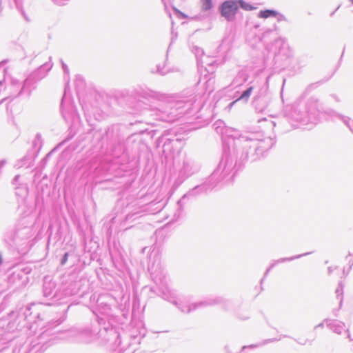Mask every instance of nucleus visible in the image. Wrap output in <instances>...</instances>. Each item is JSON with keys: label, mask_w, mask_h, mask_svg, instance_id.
Returning <instances> with one entry per match:
<instances>
[{"label": "nucleus", "mask_w": 353, "mask_h": 353, "mask_svg": "<svg viewBox=\"0 0 353 353\" xmlns=\"http://www.w3.org/2000/svg\"><path fill=\"white\" fill-rule=\"evenodd\" d=\"M52 66V63H46L27 77V78L25 80H29L28 86L31 89V92L36 88V84L37 83V82L43 79L46 76V72H43L42 74H40V72L45 70H50Z\"/></svg>", "instance_id": "obj_19"}, {"label": "nucleus", "mask_w": 353, "mask_h": 353, "mask_svg": "<svg viewBox=\"0 0 353 353\" xmlns=\"http://www.w3.org/2000/svg\"><path fill=\"white\" fill-rule=\"evenodd\" d=\"M325 321H323V322H321V323H319V324H318L317 325H316V326L314 327V330L318 329V328H323V327H324V323H325Z\"/></svg>", "instance_id": "obj_53"}, {"label": "nucleus", "mask_w": 353, "mask_h": 353, "mask_svg": "<svg viewBox=\"0 0 353 353\" xmlns=\"http://www.w3.org/2000/svg\"><path fill=\"white\" fill-rule=\"evenodd\" d=\"M308 341L307 339H305L303 341H297L298 343L302 345H304L306 344V343Z\"/></svg>", "instance_id": "obj_58"}, {"label": "nucleus", "mask_w": 353, "mask_h": 353, "mask_svg": "<svg viewBox=\"0 0 353 353\" xmlns=\"http://www.w3.org/2000/svg\"><path fill=\"white\" fill-rule=\"evenodd\" d=\"M261 137L256 133H248L236 141L235 154H232L234 174L246 161L253 162L263 157L276 143L271 137L262 139Z\"/></svg>", "instance_id": "obj_3"}, {"label": "nucleus", "mask_w": 353, "mask_h": 353, "mask_svg": "<svg viewBox=\"0 0 353 353\" xmlns=\"http://www.w3.org/2000/svg\"><path fill=\"white\" fill-rule=\"evenodd\" d=\"M173 9L178 17H179L181 19H186L188 17V16L185 14L181 12L179 10H178L175 7H174Z\"/></svg>", "instance_id": "obj_46"}, {"label": "nucleus", "mask_w": 353, "mask_h": 353, "mask_svg": "<svg viewBox=\"0 0 353 353\" xmlns=\"http://www.w3.org/2000/svg\"><path fill=\"white\" fill-rule=\"evenodd\" d=\"M221 125H224V123L221 121H218L214 124L216 132L221 134L223 141V154L219 162L224 160L227 161L228 164H231V169L234 170L235 164H234V158L232 153L233 152V154H235L236 141L241 137H244V135L241 134L234 128L222 126Z\"/></svg>", "instance_id": "obj_7"}, {"label": "nucleus", "mask_w": 353, "mask_h": 353, "mask_svg": "<svg viewBox=\"0 0 353 353\" xmlns=\"http://www.w3.org/2000/svg\"><path fill=\"white\" fill-rule=\"evenodd\" d=\"M141 214H142V212H141V211L129 212L125 216V222L133 221L136 220L137 218L141 217L142 216Z\"/></svg>", "instance_id": "obj_37"}, {"label": "nucleus", "mask_w": 353, "mask_h": 353, "mask_svg": "<svg viewBox=\"0 0 353 353\" xmlns=\"http://www.w3.org/2000/svg\"><path fill=\"white\" fill-rule=\"evenodd\" d=\"M346 332H347V338L350 339V341H353V339H352V337H351V335H350V334L349 329H347V330H346Z\"/></svg>", "instance_id": "obj_59"}, {"label": "nucleus", "mask_w": 353, "mask_h": 353, "mask_svg": "<svg viewBox=\"0 0 353 353\" xmlns=\"http://www.w3.org/2000/svg\"><path fill=\"white\" fill-rule=\"evenodd\" d=\"M201 169L200 164L191 157L185 156L180 168L178 170V176L175 183L181 184L187 179L198 173Z\"/></svg>", "instance_id": "obj_12"}, {"label": "nucleus", "mask_w": 353, "mask_h": 353, "mask_svg": "<svg viewBox=\"0 0 353 353\" xmlns=\"http://www.w3.org/2000/svg\"><path fill=\"white\" fill-rule=\"evenodd\" d=\"M5 83H6L5 79L0 80V92L2 91V87L4 85Z\"/></svg>", "instance_id": "obj_56"}, {"label": "nucleus", "mask_w": 353, "mask_h": 353, "mask_svg": "<svg viewBox=\"0 0 353 353\" xmlns=\"http://www.w3.org/2000/svg\"><path fill=\"white\" fill-rule=\"evenodd\" d=\"M278 14V11L273 9H265L260 10L258 13V17L267 19L269 17H275Z\"/></svg>", "instance_id": "obj_33"}, {"label": "nucleus", "mask_w": 353, "mask_h": 353, "mask_svg": "<svg viewBox=\"0 0 353 353\" xmlns=\"http://www.w3.org/2000/svg\"><path fill=\"white\" fill-rule=\"evenodd\" d=\"M324 107L320 101L314 97L310 98L304 104L294 105L287 115L292 125L301 127L308 124L315 125L321 120Z\"/></svg>", "instance_id": "obj_6"}, {"label": "nucleus", "mask_w": 353, "mask_h": 353, "mask_svg": "<svg viewBox=\"0 0 353 353\" xmlns=\"http://www.w3.org/2000/svg\"><path fill=\"white\" fill-rule=\"evenodd\" d=\"M343 274L347 275V270H345V268H344V269H343Z\"/></svg>", "instance_id": "obj_64"}, {"label": "nucleus", "mask_w": 353, "mask_h": 353, "mask_svg": "<svg viewBox=\"0 0 353 353\" xmlns=\"http://www.w3.org/2000/svg\"><path fill=\"white\" fill-rule=\"evenodd\" d=\"M157 97V94L153 91L146 90L143 92L141 98L145 99V101L139 100L137 103V106L142 108L141 110L142 114L152 117L156 120L172 123L188 113V111L191 105L190 102L185 101H170L156 106L152 104L151 99Z\"/></svg>", "instance_id": "obj_2"}, {"label": "nucleus", "mask_w": 353, "mask_h": 353, "mask_svg": "<svg viewBox=\"0 0 353 353\" xmlns=\"http://www.w3.org/2000/svg\"><path fill=\"white\" fill-rule=\"evenodd\" d=\"M112 297L108 294H100L97 300V311L104 316H100L93 312L94 319L90 324L72 327L65 332L64 338L76 343H89L97 339L110 343V348L112 353H134V350L127 343L122 344L120 334L116 327L113 326L108 319L112 316Z\"/></svg>", "instance_id": "obj_1"}, {"label": "nucleus", "mask_w": 353, "mask_h": 353, "mask_svg": "<svg viewBox=\"0 0 353 353\" xmlns=\"http://www.w3.org/2000/svg\"><path fill=\"white\" fill-rule=\"evenodd\" d=\"M88 137H91V143L94 148L101 150L113 159H118L123 154L122 143L125 134L123 128L118 124L112 125L105 130L92 128L88 132Z\"/></svg>", "instance_id": "obj_5"}, {"label": "nucleus", "mask_w": 353, "mask_h": 353, "mask_svg": "<svg viewBox=\"0 0 353 353\" xmlns=\"http://www.w3.org/2000/svg\"><path fill=\"white\" fill-rule=\"evenodd\" d=\"M36 157L37 152L33 150H28L27 154L22 159L17 161L14 165V167L17 168H20L23 166L29 168L32 165V162Z\"/></svg>", "instance_id": "obj_26"}, {"label": "nucleus", "mask_w": 353, "mask_h": 353, "mask_svg": "<svg viewBox=\"0 0 353 353\" xmlns=\"http://www.w3.org/2000/svg\"><path fill=\"white\" fill-rule=\"evenodd\" d=\"M87 287L83 288L81 281L72 282L63 290L62 294L65 296L83 297L88 294Z\"/></svg>", "instance_id": "obj_18"}, {"label": "nucleus", "mask_w": 353, "mask_h": 353, "mask_svg": "<svg viewBox=\"0 0 353 353\" xmlns=\"http://www.w3.org/2000/svg\"><path fill=\"white\" fill-rule=\"evenodd\" d=\"M118 162H113L112 159L108 158L102 160L94 168V172L97 175H105L111 173L115 169V165Z\"/></svg>", "instance_id": "obj_25"}, {"label": "nucleus", "mask_w": 353, "mask_h": 353, "mask_svg": "<svg viewBox=\"0 0 353 353\" xmlns=\"http://www.w3.org/2000/svg\"><path fill=\"white\" fill-rule=\"evenodd\" d=\"M68 256H69L68 252H65L63 255V256L61 259V265H64L66 263V262L68 261Z\"/></svg>", "instance_id": "obj_48"}, {"label": "nucleus", "mask_w": 353, "mask_h": 353, "mask_svg": "<svg viewBox=\"0 0 353 353\" xmlns=\"http://www.w3.org/2000/svg\"><path fill=\"white\" fill-rule=\"evenodd\" d=\"M201 10L203 13H210L214 7L212 0H200Z\"/></svg>", "instance_id": "obj_32"}, {"label": "nucleus", "mask_w": 353, "mask_h": 353, "mask_svg": "<svg viewBox=\"0 0 353 353\" xmlns=\"http://www.w3.org/2000/svg\"><path fill=\"white\" fill-rule=\"evenodd\" d=\"M218 11L226 21H234L239 12L236 0H224L219 4Z\"/></svg>", "instance_id": "obj_16"}, {"label": "nucleus", "mask_w": 353, "mask_h": 353, "mask_svg": "<svg viewBox=\"0 0 353 353\" xmlns=\"http://www.w3.org/2000/svg\"><path fill=\"white\" fill-rule=\"evenodd\" d=\"M30 306L21 307L17 311H12L9 313L10 321L8 327L10 330H21L26 327L31 328V323H36V319L40 316L39 313L33 314Z\"/></svg>", "instance_id": "obj_9"}, {"label": "nucleus", "mask_w": 353, "mask_h": 353, "mask_svg": "<svg viewBox=\"0 0 353 353\" xmlns=\"http://www.w3.org/2000/svg\"><path fill=\"white\" fill-rule=\"evenodd\" d=\"M34 223L30 216L20 219L14 229L8 230L4 235L5 241L10 246L23 245V241L32 238L34 235Z\"/></svg>", "instance_id": "obj_8"}, {"label": "nucleus", "mask_w": 353, "mask_h": 353, "mask_svg": "<svg viewBox=\"0 0 353 353\" xmlns=\"http://www.w3.org/2000/svg\"><path fill=\"white\" fill-rule=\"evenodd\" d=\"M325 113L330 115L331 117L339 118L353 133V120H352L351 118L345 115H342L332 110H325Z\"/></svg>", "instance_id": "obj_29"}, {"label": "nucleus", "mask_w": 353, "mask_h": 353, "mask_svg": "<svg viewBox=\"0 0 353 353\" xmlns=\"http://www.w3.org/2000/svg\"><path fill=\"white\" fill-rule=\"evenodd\" d=\"M144 147L145 145L141 135L137 133L132 134L126 139L124 138V141L122 143V148L124 149L123 154L121 157L124 158L130 155L134 156L139 154Z\"/></svg>", "instance_id": "obj_14"}, {"label": "nucleus", "mask_w": 353, "mask_h": 353, "mask_svg": "<svg viewBox=\"0 0 353 353\" xmlns=\"http://www.w3.org/2000/svg\"><path fill=\"white\" fill-rule=\"evenodd\" d=\"M159 204V202H156V203L152 202V203H150L149 205H150V208H152Z\"/></svg>", "instance_id": "obj_60"}, {"label": "nucleus", "mask_w": 353, "mask_h": 353, "mask_svg": "<svg viewBox=\"0 0 353 353\" xmlns=\"http://www.w3.org/2000/svg\"><path fill=\"white\" fill-rule=\"evenodd\" d=\"M337 266H336L334 268H333L332 267H329L327 268V272H328V274H331L332 273V272L334 271V269H337Z\"/></svg>", "instance_id": "obj_55"}, {"label": "nucleus", "mask_w": 353, "mask_h": 353, "mask_svg": "<svg viewBox=\"0 0 353 353\" xmlns=\"http://www.w3.org/2000/svg\"><path fill=\"white\" fill-rule=\"evenodd\" d=\"M257 346H258L257 345H254V344H252L250 345H244L241 347V352H243L244 350H245L247 348L253 349L254 347H256Z\"/></svg>", "instance_id": "obj_49"}, {"label": "nucleus", "mask_w": 353, "mask_h": 353, "mask_svg": "<svg viewBox=\"0 0 353 353\" xmlns=\"http://www.w3.org/2000/svg\"><path fill=\"white\" fill-rule=\"evenodd\" d=\"M248 79V74L245 70H241L238 72L236 76L234 78L231 85L234 88L241 85L243 83L247 81Z\"/></svg>", "instance_id": "obj_30"}, {"label": "nucleus", "mask_w": 353, "mask_h": 353, "mask_svg": "<svg viewBox=\"0 0 353 353\" xmlns=\"http://www.w3.org/2000/svg\"><path fill=\"white\" fill-rule=\"evenodd\" d=\"M28 81L29 80H23V82H21L16 79L11 78L8 85L3 88L4 90H8L7 98L14 99L22 95H26L27 97H29L32 92L28 86ZM6 99V97L2 101Z\"/></svg>", "instance_id": "obj_13"}, {"label": "nucleus", "mask_w": 353, "mask_h": 353, "mask_svg": "<svg viewBox=\"0 0 353 353\" xmlns=\"http://www.w3.org/2000/svg\"><path fill=\"white\" fill-rule=\"evenodd\" d=\"M151 72L152 73H158L161 75H165L167 73H168V70H165V67L164 65H161L160 64H158L156 65V70H152Z\"/></svg>", "instance_id": "obj_42"}, {"label": "nucleus", "mask_w": 353, "mask_h": 353, "mask_svg": "<svg viewBox=\"0 0 353 353\" xmlns=\"http://www.w3.org/2000/svg\"><path fill=\"white\" fill-rule=\"evenodd\" d=\"M179 141V139L176 138L175 137L170 138L168 137V134H164L157 139V147H160L161 145H162V150L163 153H171L174 151L175 143Z\"/></svg>", "instance_id": "obj_24"}, {"label": "nucleus", "mask_w": 353, "mask_h": 353, "mask_svg": "<svg viewBox=\"0 0 353 353\" xmlns=\"http://www.w3.org/2000/svg\"><path fill=\"white\" fill-rule=\"evenodd\" d=\"M327 327L336 334H341L344 330L345 325L343 322L338 320L324 319Z\"/></svg>", "instance_id": "obj_28"}, {"label": "nucleus", "mask_w": 353, "mask_h": 353, "mask_svg": "<svg viewBox=\"0 0 353 353\" xmlns=\"http://www.w3.org/2000/svg\"><path fill=\"white\" fill-rule=\"evenodd\" d=\"M19 178H20V175H19V174L16 175V176L14 177V179H12V184H13V185L17 184V182H18V181H19Z\"/></svg>", "instance_id": "obj_52"}, {"label": "nucleus", "mask_w": 353, "mask_h": 353, "mask_svg": "<svg viewBox=\"0 0 353 353\" xmlns=\"http://www.w3.org/2000/svg\"><path fill=\"white\" fill-rule=\"evenodd\" d=\"M280 339H281V337L279 339H276V338L270 339H268V340L265 341L263 344H266L268 343H272V342H274V341H278Z\"/></svg>", "instance_id": "obj_51"}, {"label": "nucleus", "mask_w": 353, "mask_h": 353, "mask_svg": "<svg viewBox=\"0 0 353 353\" xmlns=\"http://www.w3.org/2000/svg\"><path fill=\"white\" fill-rule=\"evenodd\" d=\"M50 153H48V154L46 156V157L43 159V161H47L48 158L50 157Z\"/></svg>", "instance_id": "obj_61"}, {"label": "nucleus", "mask_w": 353, "mask_h": 353, "mask_svg": "<svg viewBox=\"0 0 353 353\" xmlns=\"http://www.w3.org/2000/svg\"><path fill=\"white\" fill-rule=\"evenodd\" d=\"M225 160L219 162L214 172L201 183L190 189L176 203L177 209L174 214L173 221H176L183 215L186 202L191 198L211 192L219 183H229L233 180L234 171L231 164Z\"/></svg>", "instance_id": "obj_4"}, {"label": "nucleus", "mask_w": 353, "mask_h": 353, "mask_svg": "<svg viewBox=\"0 0 353 353\" xmlns=\"http://www.w3.org/2000/svg\"><path fill=\"white\" fill-rule=\"evenodd\" d=\"M279 30L276 24H274L272 28H268L265 30L261 35L260 38V41L263 42V43L266 46L271 41V40H274L275 44L283 45V41L281 38L279 37Z\"/></svg>", "instance_id": "obj_22"}, {"label": "nucleus", "mask_w": 353, "mask_h": 353, "mask_svg": "<svg viewBox=\"0 0 353 353\" xmlns=\"http://www.w3.org/2000/svg\"><path fill=\"white\" fill-rule=\"evenodd\" d=\"M153 269L154 265L148 267V270L150 272L152 280L159 286L157 294L164 300L177 305L178 303L176 299L175 294L167 286L165 276L161 272H157V271H154Z\"/></svg>", "instance_id": "obj_11"}, {"label": "nucleus", "mask_w": 353, "mask_h": 353, "mask_svg": "<svg viewBox=\"0 0 353 353\" xmlns=\"http://www.w3.org/2000/svg\"><path fill=\"white\" fill-rule=\"evenodd\" d=\"M36 347H37V346H36V345H34V346L31 348V350H30L29 353H32V351H33Z\"/></svg>", "instance_id": "obj_62"}, {"label": "nucleus", "mask_w": 353, "mask_h": 353, "mask_svg": "<svg viewBox=\"0 0 353 353\" xmlns=\"http://www.w3.org/2000/svg\"><path fill=\"white\" fill-rule=\"evenodd\" d=\"M192 51L197 59H199V57H201L204 54L203 50L198 46H194L192 49Z\"/></svg>", "instance_id": "obj_43"}, {"label": "nucleus", "mask_w": 353, "mask_h": 353, "mask_svg": "<svg viewBox=\"0 0 353 353\" xmlns=\"http://www.w3.org/2000/svg\"><path fill=\"white\" fill-rule=\"evenodd\" d=\"M290 57V51L284 46L279 47L278 52H275L274 59L276 61L279 59H287Z\"/></svg>", "instance_id": "obj_31"}, {"label": "nucleus", "mask_w": 353, "mask_h": 353, "mask_svg": "<svg viewBox=\"0 0 353 353\" xmlns=\"http://www.w3.org/2000/svg\"><path fill=\"white\" fill-rule=\"evenodd\" d=\"M28 273L26 269H16L8 276V282L19 287L24 286L28 281Z\"/></svg>", "instance_id": "obj_23"}, {"label": "nucleus", "mask_w": 353, "mask_h": 353, "mask_svg": "<svg viewBox=\"0 0 353 353\" xmlns=\"http://www.w3.org/2000/svg\"><path fill=\"white\" fill-rule=\"evenodd\" d=\"M66 104V90L65 89L64 95L62 97L61 102V111L63 117L65 120H67L70 117H73L76 114V110L72 104L69 103L68 107L65 108Z\"/></svg>", "instance_id": "obj_27"}, {"label": "nucleus", "mask_w": 353, "mask_h": 353, "mask_svg": "<svg viewBox=\"0 0 353 353\" xmlns=\"http://www.w3.org/2000/svg\"><path fill=\"white\" fill-rule=\"evenodd\" d=\"M349 264H350V267L347 269V274H349V272L352 270V265H353V260H350L349 261Z\"/></svg>", "instance_id": "obj_54"}, {"label": "nucleus", "mask_w": 353, "mask_h": 353, "mask_svg": "<svg viewBox=\"0 0 353 353\" xmlns=\"http://www.w3.org/2000/svg\"><path fill=\"white\" fill-rule=\"evenodd\" d=\"M275 17L276 18L278 22L288 21L286 17L284 14H283L279 12H278V14L276 16H275Z\"/></svg>", "instance_id": "obj_47"}, {"label": "nucleus", "mask_w": 353, "mask_h": 353, "mask_svg": "<svg viewBox=\"0 0 353 353\" xmlns=\"http://www.w3.org/2000/svg\"><path fill=\"white\" fill-rule=\"evenodd\" d=\"M15 190V193L19 196L25 197L28 194V189L23 185L17 187Z\"/></svg>", "instance_id": "obj_40"}, {"label": "nucleus", "mask_w": 353, "mask_h": 353, "mask_svg": "<svg viewBox=\"0 0 353 353\" xmlns=\"http://www.w3.org/2000/svg\"><path fill=\"white\" fill-rule=\"evenodd\" d=\"M163 206L162 205H159V206H157L156 207L154 210L156 211V212H159L160 211H161V210L163 209Z\"/></svg>", "instance_id": "obj_57"}, {"label": "nucleus", "mask_w": 353, "mask_h": 353, "mask_svg": "<svg viewBox=\"0 0 353 353\" xmlns=\"http://www.w3.org/2000/svg\"><path fill=\"white\" fill-rule=\"evenodd\" d=\"M229 303V301L222 296H212L207 298L204 301L194 303L185 308H179L183 312H190L192 310H195L199 307L212 306L214 305H222L223 307L226 306Z\"/></svg>", "instance_id": "obj_17"}, {"label": "nucleus", "mask_w": 353, "mask_h": 353, "mask_svg": "<svg viewBox=\"0 0 353 353\" xmlns=\"http://www.w3.org/2000/svg\"><path fill=\"white\" fill-rule=\"evenodd\" d=\"M74 83H75V86L76 88L79 90V89H83L85 87V82H84V79L83 78L80 76V75H77L76 77V79H75V81H74Z\"/></svg>", "instance_id": "obj_41"}, {"label": "nucleus", "mask_w": 353, "mask_h": 353, "mask_svg": "<svg viewBox=\"0 0 353 353\" xmlns=\"http://www.w3.org/2000/svg\"><path fill=\"white\" fill-rule=\"evenodd\" d=\"M312 252H307V253L296 255V256H291V257L281 258V259H279L278 260L274 261V263H275V265H276V264H279V263H283V262L292 261H293L294 259H299V258H301V257H302L303 256L308 255V254H310Z\"/></svg>", "instance_id": "obj_36"}, {"label": "nucleus", "mask_w": 353, "mask_h": 353, "mask_svg": "<svg viewBox=\"0 0 353 353\" xmlns=\"http://www.w3.org/2000/svg\"><path fill=\"white\" fill-rule=\"evenodd\" d=\"M275 263H272L270 267L266 270V271L264 273L263 277L261 280V285H262L263 282L264 281L265 278L268 276L270 271L275 266Z\"/></svg>", "instance_id": "obj_45"}, {"label": "nucleus", "mask_w": 353, "mask_h": 353, "mask_svg": "<svg viewBox=\"0 0 353 353\" xmlns=\"http://www.w3.org/2000/svg\"><path fill=\"white\" fill-rule=\"evenodd\" d=\"M209 17V13L199 14L195 15L193 19L196 21H202Z\"/></svg>", "instance_id": "obj_44"}, {"label": "nucleus", "mask_w": 353, "mask_h": 353, "mask_svg": "<svg viewBox=\"0 0 353 353\" xmlns=\"http://www.w3.org/2000/svg\"><path fill=\"white\" fill-rule=\"evenodd\" d=\"M61 64H62V68H63V70L64 73L65 74H68L69 73V69H68L67 65L63 61H61Z\"/></svg>", "instance_id": "obj_50"}, {"label": "nucleus", "mask_w": 353, "mask_h": 353, "mask_svg": "<svg viewBox=\"0 0 353 353\" xmlns=\"http://www.w3.org/2000/svg\"><path fill=\"white\" fill-rule=\"evenodd\" d=\"M261 80H254L250 82L248 84V87L243 90L242 92H237L236 93V99L232 103H230V106H232L234 103L238 101H243L244 103L248 102L251 94L252 92L256 94V92L259 86L260 82Z\"/></svg>", "instance_id": "obj_21"}, {"label": "nucleus", "mask_w": 353, "mask_h": 353, "mask_svg": "<svg viewBox=\"0 0 353 353\" xmlns=\"http://www.w3.org/2000/svg\"><path fill=\"white\" fill-rule=\"evenodd\" d=\"M335 292L336 294L337 299H339L340 300L339 305L341 307L342 305V303H343V285L341 282L339 283L338 287L336 289Z\"/></svg>", "instance_id": "obj_38"}, {"label": "nucleus", "mask_w": 353, "mask_h": 353, "mask_svg": "<svg viewBox=\"0 0 353 353\" xmlns=\"http://www.w3.org/2000/svg\"><path fill=\"white\" fill-rule=\"evenodd\" d=\"M271 123H272V126H273V127H275V126H276V123L275 121H271Z\"/></svg>", "instance_id": "obj_63"}, {"label": "nucleus", "mask_w": 353, "mask_h": 353, "mask_svg": "<svg viewBox=\"0 0 353 353\" xmlns=\"http://www.w3.org/2000/svg\"><path fill=\"white\" fill-rule=\"evenodd\" d=\"M14 1L15 3L16 8L21 13V14L23 16L24 19L27 21H29V19L27 17V15L26 14L25 11L23 8L22 0H14Z\"/></svg>", "instance_id": "obj_39"}, {"label": "nucleus", "mask_w": 353, "mask_h": 353, "mask_svg": "<svg viewBox=\"0 0 353 353\" xmlns=\"http://www.w3.org/2000/svg\"><path fill=\"white\" fill-rule=\"evenodd\" d=\"M42 146V139L41 135L39 133H37L35 136L34 139L32 141V148L30 150H33L37 152V155L39 152Z\"/></svg>", "instance_id": "obj_34"}, {"label": "nucleus", "mask_w": 353, "mask_h": 353, "mask_svg": "<svg viewBox=\"0 0 353 353\" xmlns=\"http://www.w3.org/2000/svg\"><path fill=\"white\" fill-rule=\"evenodd\" d=\"M268 79L269 77L265 81H261L252 100V105L258 112L265 111L272 101V94L269 90Z\"/></svg>", "instance_id": "obj_10"}, {"label": "nucleus", "mask_w": 353, "mask_h": 353, "mask_svg": "<svg viewBox=\"0 0 353 353\" xmlns=\"http://www.w3.org/2000/svg\"><path fill=\"white\" fill-rule=\"evenodd\" d=\"M43 295L48 300L52 302L43 303L46 305H52L58 300L62 299L61 292L58 291L57 285L51 276H46L43 278Z\"/></svg>", "instance_id": "obj_15"}, {"label": "nucleus", "mask_w": 353, "mask_h": 353, "mask_svg": "<svg viewBox=\"0 0 353 353\" xmlns=\"http://www.w3.org/2000/svg\"><path fill=\"white\" fill-rule=\"evenodd\" d=\"M236 1L239 10V8H241L246 11H252L256 9V7L249 3L245 2L244 0H236Z\"/></svg>", "instance_id": "obj_35"}, {"label": "nucleus", "mask_w": 353, "mask_h": 353, "mask_svg": "<svg viewBox=\"0 0 353 353\" xmlns=\"http://www.w3.org/2000/svg\"><path fill=\"white\" fill-rule=\"evenodd\" d=\"M52 66V63H46L27 77V78L25 80H29L28 86L31 89V92L36 88V84L37 83V82L43 79L46 76V72H43L42 74H40V72L45 70H50Z\"/></svg>", "instance_id": "obj_20"}]
</instances>
